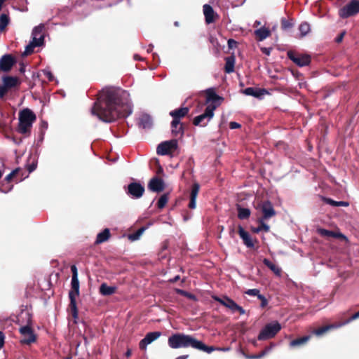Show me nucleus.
<instances>
[{
	"label": "nucleus",
	"mask_w": 359,
	"mask_h": 359,
	"mask_svg": "<svg viewBox=\"0 0 359 359\" xmlns=\"http://www.w3.org/2000/svg\"><path fill=\"white\" fill-rule=\"evenodd\" d=\"M263 263L269 267L276 275L280 276L281 274V269L272 263L268 259H264Z\"/></svg>",
	"instance_id": "obj_31"
},
{
	"label": "nucleus",
	"mask_w": 359,
	"mask_h": 359,
	"mask_svg": "<svg viewBox=\"0 0 359 359\" xmlns=\"http://www.w3.org/2000/svg\"><path fill=\"white\" fill-rule=\"evenodd\" d=\"M195 349H198L200 351H203L204 352H206L208 353H210L214 351H216L218 349L217 348H215L214 346H208L205 344H204L201 341L197 340L195 342L194 346Z\"/></svg>",
	"instance_id": "obj_28"
},
{
	"label": "nucleus",
	"mask_w": 359,
	"mask_h": 359,
	"mask_svg": "<svg viewBox=\"0 0 359 359\" xmlns=\"http://www.w3.org/2000/svg\"><path fill=\"white\" fill-rule=\"evenodd\" d=\"M189 109L188 107H181L170 112V115L173 119L180 121V118L184 117L189 112Z\"/></svg>",
	"instance_id": "obj_22"
},
{
	"label": "nucleus",
	"mask_w": 359,
	"mask_h": 359,
	"mask_svg": "<svg viewBox=\"0 0 359 359\" xmlns=\"http://www.w3.org/2000/svg\"><path fill=\"white\" fill-rule=\"evenodd\" d=\"M238 311L240 314L243 315L245 313V311L239 305L236 304L235 306L233 307V310L232 312Z\"/></svg>",
	"instance_id": "obj_48"
},
{
	"label": "nucleus",
	"mask_w": 359,
	"mask_h": 359,
	"mask_svg": "<svg viewBox=\"0 0 359 359\" xmlns=\"http://www.w3.org/2000/svg\"><path fill=\"white\" fill-rule=\"evenodd\" d=\"M172 133L177 135L182 133V126L180 124V121L173 119L171 122Z\"/></svg>",
	"instance_id": "obj_32"
},
{
	"label": "nucleus",
	"mask_w": 359,
	"mask_h": 359,
	"mask_svg": "<svg viewBox=\"0 0 359 359\" xmlns=\"http://www.w3.org/2000/svg\"><path fill=\"white\" fill-rule=\"evenodd\" d=\"M44 26L40 25L35 27L32 32V41L42 46L43 44L44 36L43 34Z\"/></svg>",
	"instance_id": "obj_16"
},
{
	"label": "nucleus",
	"mask_w": 359,
	"mask_h": 359,
	"mask_svg": "<svg viewBox=\"0 0 359 359\" xmlns=\"http://www.w3.org/2000/svg\"><path fill=\"white\" fill-rule=\"evenodd\" d=\"M243 93L246 95L253 96L255 97H259L266 93V90L264 89H257L249 87L244 89Z\"/></svg>",
	"instance_id": "obj_25"
},
{
	"label": "nucleus",
	"mask_w": 359,
	"mask_h": 359,
	"mask_svg": "<svg viewBox=\"0 0 359 359\" xmlns=\"http://www.w3.org/2000/svg\"><path fill=\"white\" fill-rule=\"evenodd\" d=\"M245 294L250 296H257L259 298V296L262 295L259 293V290L257 289H249L245 292Z\"/></svg>",
	"instance_id": "obj_44"
},
{
	"label": "nucleus",
	"mask_w": 359,
	"mask_h": 359,
	"mask_svg": "<svg viewBox=\"0 0 359 359\" xmlns=\"http://www.w3.org/2000/svg\"><path fill=\"white\" fill-rule=\"evenodd\" d=\"M236 41L233 39H229L228 41V46L230 48H233L236 46Z\"/></svg>",
	"instance_id": "obj_53"
},
{
	"label": "nucleus",
	"mask_w": 359,
	"mask_h": 359,
	"mask_svg": "<svg viewBox=\"0 0 359 359\" xmlns=\"http://www.w3.org/2000/svg\"><path fill=\"white\" fill-rule=\"evenodd\" d=\"M41 45L36 43L35 41H33L32 40L26 46L25 50L23 52V55H28L31 54L34 51V48L35 47H39Z\"/></svg>",
	"instance_id": "obj_38"
},
{
	"label": "nucleus",
	"mask_w": 359,
	"mask_h": 359,
	"mask_svg": "<svg viewBox=\"0 0 359 359\" xmlns=\"http://www.w3.org/2000/svg\"><path fill=\"white\" fill-rule=\"evenodd\" d=\"M144 192V188L140 183L132 182L128 184V194L133 198H140Z\"/></svg>",
	"instance_id": "obj_12"
},
{
	"label": "nucleus",
	"mask_w": 359,
	"mask_h": 359,
	"mask_svg": "<svg viewBox=\"0 0 359 359\" xmlns=\"http://www.w3.org/2000/svg\"><path fill=\"white\" fill-rule=\"evenodd\" d=\"M148 189L154 192H160L164 189V182L158 177H153L148 184Z\"/></svg>",
	"instance_id": "obj_15"
},
{
	"label": "nucleus",
	"mask_w": 359,
	"mask_h": 359,
	"mask_svg": "<svg viewBox=\"0 0 359 359\" xmlns=\"http://www.w3.org/2000/svg\"><path fill=\"white\" fill-rule=\"evenodd\" d=\"M43 74L49 81H53L54 79L53 75L52 74L51 72L48 69H43Z\"/></svg>",
	"instance_id": "obj_45"
},
{
	"label": "nucleus",
	"mask_w": 359,
	"mask_h": 359,
	"mask_svg": "<svg viewBox=\"0 0 359 359\" xmlns=\"http://www.w3.org/2000/svg\"><path fill=\"white\" fill-rule=\"evenodd\" d=\"M229 127L231 129H236V128H239L241 127V125L236 122H230L229 123Z\"/></svg>",
	"instance_id": "obj_51"
},
{
	"label": "nucleus",
	"mask_w": 359,
	"mask_h": 359,
	"mask_svg": "<svg viewBox=\"0 0 359 359\" xmlns=\"http://www.w3.org/2000/svg\"><path fill=\"white\" fill-rule=\"evenodd\" d=\"M238 217L241 219H245L250 217V210L248 208H238Z\"/></svg>",
	"instance_id": "obj_39"
},
{
	"label": "nucleus",
	"mask_w": 359,
	"mask_h": 359,
	"mask_svg": "<svg viewBox=\"0 0 359 359\" xmlns=\"http://www.w3.org/2000/svg\"><path fill=\"white\" fill-rule=\"evenodd\" d=\"M8 90V88L4 86V84L2 86H0V97H3L4 95L6 93Z\"/></svg>",
	"instance_id": "obj_50"
},
{
	"label": "nucleus",
	"mask_w": 359,
	"mask_h": 359,
	"mask_svg": "<svg viewBox=\"0 0 359 359\" xmlns=\"http://www.w3.org/2000/svg\"><path fill=\"white\" fill-rule=\"evenodd\" d=\"M344 36V32L341 33L337 39H336V41L337 42H340L342 41L343 39V37Z\"/></svg>",
	"instance_id": "obj_58"
},
{
	"label": "nucleus",
	"mask_w": 359,
	"mask_h": 359,
	"mask_svg": "<svg viewBox=\"0 0 359 359\" xmlns=\"http://www.w3.org/2000/svg\"><path fill=\"white\" fill-rule=\"evenodd\" d=\"M311 337L308 335L294 339L290 341V346L292 348L303 346L311 339Z\"/></svg>",
	"instance_id": "obj_27"
},
{
	"label": "nucleus",
	"mask_w": 359,
	"mask_h": 359,
	"mask_svg": "<svg viewBox=\"0 0 359 359\" xmlns=\"http://www.w3.org/2000/svg\"><path fill=\"white\" fill-rule=\"evenodd\" d=\"M144 231V228L139 229L136 232L134 233L130 234L128 236V239L131 241H137L140 236L142 235L143 232Z\"/></svg>",
	"instance_id": "obj_40"
},
{
	"label": "nucleus",
	"mask_w": 359,
	"mask_h": 359,
	"mask_svg": "<svg viewBox=\"0 0 359 359\" xmlns=\"http://www.w3.org/2000/svg\"><path fill=\"white\" fill-rule=\"evenodd\" d=\"M72 272V278L71 281L72 289L69 292V297L70 299V309L72 316L74 318H77L78 311L76 307V299L79 295V281L78 279L77 268L75 265L71 266Z\"/></svg>",
	"instance_id": "obj_3"
},
{
	"label": "nucleus",
	"mask_w": 359,
	"mask_h": 359,
	"mask_svg": "<svg viewBox=\"0 0 359 359\" xmlns=\"http://www.w3.org/2000/svg\"><path fill=\"white\" fill-rule=\"evenodd\" d=\"M116 290L114 286H109L106 283H102L100 287V292L104 296L114 294Z\"/></svg>",
	"instance_id": "obj_30"
},
{
	"label": "nucleus",
	"mask_w": 359,
	"mask_h": 359,
	"mask_svg": "<svg viewBox=\"0 0 359 359\" xmlns=\"http://www.w3.org/2000/svg\"><path fill=\"white\" fill-rule=\"evenodd\" d=\"M318 232L323 236L325 237H332V238H341L343 240H346V237L341 233L340 232H336L332 231H329L326 229H318Z\"/></svg>",
	"instance_id": "obj_21"
},
{
	"label": "nucleus",
	"mask_w": 359,
	"mask_h": 359,
	"mask_svg": "<svg viewBox=\"0 0 359 359\" xmlns=\"http://www.w3.org/2000/svg\"><path fill=\"white\" fill-rule=\"evenodd\" d=\"M217 351H228L230 348H217Z\"/></svg>",
	"instance_id": "obj_62"
},
{
	"label": "nucleus",
	"mask_w": 359,
	"mask_h": 359,
	"mask_svg": "<svg viewBox=\"0 0 359 359\" xmlns=\"http://www.w3.org/2000/svg\"><path fill=\"white\" fill-rule=\"evenodd\" d=\"M261 210L263 213V219H268L276 215L273 205L269 201L264 202L261 205Z\"/></svg>",
	"instance_id": "obj_14"
},
{
	"label": "nucleus",
	"mask_w": 359,
	"mask_h": 359,
	"mask_svg": "<svg viewBox=\"0 0 359 359\" xmlns=\"http://www.w3.org/2000/svg\"><path fill=\"white\" fill-rule=\"evenodd\" d=\"M281 329V325L278 322L267 324L260 332L258 339L266 340L273 338Z\"/></svg>",
	"instance_id": "obj_6"
},
{
	"label": "nucleus",
	"mask_w": 359,
	"mask_h": 359,
	"mask_svg": "<svg viewBox=\"0 0 359 359\" xmlns=\"http://www.w3.org/2000/svg\"><path fill=\"white\" fill-rule=\"evenodd\" d=\"M138 124L140 127H142V128H150L152 126V119L150 116L147 114H142L139 118Z\"/></svg>",
	"instance_id": "obj_24"
},
{
	"label": "nucleus",
	"mask_w": 359,
	"mask_h": 359,
	"mask_svg": "<svg viewBox=\"0 0 359 359\" xmlns=\"http://www.w3.org/2000/svg\"><path fill=\"white\" fill-rule=\"evenodd\" d=\"M161 335V333L160 332H152L147 333L146 336L140 341V348L142 350H146L147 346L156 340L158 337H160Z\"/></svg>",
	"instance_id": "obj_13"
},
{
	"label": "nucleus",
	"mask_w": 359,
	"mask_h": 359,
	"mask_svg": "<svg viewBox=\"0 0 359 359\" xmlns=\"http://www.w3.org/2000/svg\"><path fill=\"white\" fill-rule=\"evenodd\" d=\"M359 13V1L351 0L348 4L339 11V15L342 18H347Z\"/></svg>",
	"instance_id": "obj_7"
},
{
	"label": "nucleus",
	"mask_w": 359,
	"mask_h": 359,
	"mask_svg": "<svg viewBox=\"0 0 359 359\" xmlns=\"http://www.w3.org/2000/svg\"><path fill=\"white\" fill-rule=\"evenodd\" d=\"M250 359H257L260 358L261 357H259V355H253L248 357Z\"/></svg>",
	"instance_id": "obj_61"
},
{
	"label": "nucleus",
	"mask_w": 359,
	"mask_h": 359,
	"mask_svg": "<svg viewBox=\"0 0 359 359\" xmlns=\"http://www.w3.org/2000/svg\"><path fill=\"white\" fill-rule=\"evenodd\" d=\"M177 148V141L176 140H171L159 144L157 147L156 152L158 155L164 156L175 151Z\"/></svg>",
	"instance_id": "obj_8"
},
{
	"label": "nucleus",
	"mask_w": 359,
	"mask_h": 359,
	"mask_svg": "<svg viewBox=\"0 0 359 359\" xmlns=\"http://www.w3.org/2000/svg\"><path fill=\"white\" fill-rule=\"evenodd\" d=\"M16 173V170H13L12 171L11 173H9L6 177V181H10L13 177L15 175V174Z\"/></svg>",
	"instance_id": "obj_55"
},
{
	"label": "nucleus",
	"mask_w": 359,
	"mask_h": 359,
	"mask_svg": "<svg viewBox=\"0 0 359 359\" xmlns=\"http://www.w3.org/2000/svg\"><path fill=\"white\" fill-rule=\"evenodd\" d=\"M259 222V226H261L262 230H264L266 232L269 231V226L264 222L263 218L260 219Z\"/></svg>",
	"instance_id": "obj_49"
},
{
	"label": "nucleus",
	"mask_w": 359,
	"mask_h": 359,
	"mask_svg": "<svg viewBox=\"0 0 359 359\" xmlns=\"http://www.w3.org/2000/svg\"><path fill=\"white\" fill-rule=\"evenodd\" d=\"M200 189V186L198 184L195 183L194 184L191 191V197H190V202L189 204V207L191 209H194L196 205V198L198 194Z\"/></svg>",
	"instance_id": "obj_20"
},
{
	"label": "nucleus",
	"mask_w": 359,
	"mask_h": 359,
	"mask_svg": "<svg viewBox=\"0 0 359 359\" xmlns=\"http://www.w3.org/2000/svg\"><path fill=\"white\" fill-rule=\"evenodd\" d=\"M293 25H294V23L292 22V21L291 20H287L285 19L282 20L281 26L283 29L287 30V29L292 27Z\"/></svg>",
	"instance_id": "obj_43"
},
{
	"label": "nucleus",
	"mask_w": 359,
	"mask_h": 359,
	"mask_svg": "<svg viewBox=\"0 0 359 359\" xmlns=\"http://www.w3.org/2000/svg\"><path fill=\"white\" fill-rule=\"evenodd\" d=\"M20 332L22 335V339H20L22 344H30L36 341V336L29 325L21 327Z\"/></svg>",
	"instance_id": "obj_9"
},
{
	"label": "nucleus",
	"mask_w": 359,
	"mask_h": 359,
	"mask_svg": "<svg viewBox=\"0 0 359 359\" xmlns=\"http://www.w3.org/2000/svg\"><path fill=\"white\" fill-rule=\"evenodd\" d=\"M126 357H130L131 355V351L128 349L126 353Z\"/></svg>",
	"instance_id": "obj_63"
},
{
	"label": "nucleus",
	"mask_w": 359,
	"mask_h": 359,
	"mask_svg": "<svg viewBox=\"0 0 359 359\" xmlns=\"http://www.w3.org/2000/svg\"><path fill=\"white\" fill-rule=\"evenodd\" d=\"M359 318V311L358 312H356L355 313H354L350 318H348L347 320H346V322H344V323L341 324V325H346L347 323H351V321L357 319ZM341 326V325H340ZM339 327V326H334V325H327V326H325V327H323L321 328H319V329H316V336H320V335H322L323 334H324L325 332H326L327 330H329L331 328H334V327Z\"/></svg>",
	"instance_id": "obj_17"
},
{
	"label": "nucleus",
	"mask_w": 359,
	"mask_h": 359,
	"mask_svg": "<svg viewBox=\"0 0 359 359\" xmlns=\"http://www.w3.org/2000/svg\"><path fill=\"white\" fill-rule=\"evenodd\" d=\"M134 59L135 60H141V57L139 55H134Z\"/></svg>",
	"instance_id": "obj_64"
},
{
	"label": "nucleus",
	"mask_w": 359,
	"mask_h": 359,
	"mask_svg": "<svg viewBox=\"0 0 359 359\" xmlns=\"http://www.w3.org/2000/svg\"><path fill=\"white\" fill-rule=\"evenodd\" d=\"M255 34L257 36L258 41H262L270 36L271 32L268 28L262 27L256 29L255 31Z\"/></svg>",
	"instance_id": "obj_26"
},
{
	"label": "nucleus",
	"mask_w": 359,
	"mask_h": 359,
	"mask_svg": "<svg viewBox=\"0 0 359 359\" xmlns=\"http://www.w3.org/2000/svg\"><path fill=\"white\" fill-rule=\"evenodd\" d=\"M168 201V194H163L159 198V199L158 201V203H157L158 208L160 209L163 208L165 206Z\"/></svg>",
	"instance_id": "obj_41"
},
{
	"label": "nucleus",
	"mask_w": 359,
	"mask_h": 359,
	"mask_svg": "<svg viewBox=\"0 0 359 359\" xmlns=\"http://www.w3.org/2000/svg\"><path fill=\"white\" fill-rule=\"evenodd\" d=\"M235 60L233 57L226 58L225 71L226 73H231L234 71Z\"/></svg>",
	"instance_id": "obj_36"
},
{
	"label": "nucleus",
	"mask_w": 359,
	"mask_h": 359,
	"mask_svg": "<svg viewBox=\"0 0 359 359\" xmlns=\"http://www.w3.org/2000/svg\"><path fill=\"white\" fill-rule=\"evenodd\" d=\"M259 299L262 301L261 306L264 307L267 304L266 299L262 294L259 296Z\"/></svg>",
	"instance_id": "obj_52"
},
{
	"label": "nucleus",
	"mask_w": 359,
	"mask_h": 359,
	"mask_svg": "<svg viewBox=\"0 0 359 359\" xmlns=\"http://www.w3.org/2000/svg\"><path fill=\"white\" fill-rule=\"evenodd\" d=\"M229 0H210L211 4L221 8H227L229 6Z\"/></svg>",
	"instance_id": "obj_42"
},
{
	"label": "nucleus",
	"mask_w": 359,
	"mask_h": 359,
	"mask_svg": "<svg viewBox=\"0 0 359 359\" xmlns=\"http://www.w3.org/2000/svg\"><path fill=\"white\" fill-rule=\"evenodd\" d=\"M214 299L225 307L229 309L231 311L233 310V307L236 305V302L228 297H214Z\"/></svg>",
	"instance_id": "obj_23"
},
{
	"label": "nucleus",
	"mask_w": 359,
	"mask_h": 359,
	"mask_svg": "<svg viewBox=\"0 0 359 359\" xmlns=\"http://www.w3.org/2000/svg\"><path fill=\"white\" fill-rule=\"evenodd\" d=\"M320 198L325 203L330 204L333 206L347 207L349 205V203L346 201H335L331 198H325V197H323V196H320Z\"/></svg>",
	"instance_id": "obj_33"
},
{
	"label": "nucleus",
	"mask_w": 359,
	"mask_h": 359,
	"mask_svg": "<svg viewBox=\"0 0 359 359\" xmlns=\"http://www.w3.org/2000/svg\"><path fill=\"white\" fill-rule=\"evenodd\" d=\"M177 292L179 293V294H181L182 295H184V296H186V297H189V298H190L191 299H195V296L194 295H193L191 294H189V293H188V292H185L184 290L178 289V290H177Z\"/></svg>",
	"instance_id": "obj_46"
},
{
	"label": "nucleus",
	"mask_w": 359,
	"mask_h": 359,
	"mask_svg": "<svg viewBox=\"0 0 359 359\" xmlns=\"http://www.w3.org/2000/svg\"><path fill=\"white\" fill-rule=\"evenodd\" d=\"M262 52L266 55H269L271 53V48H262Z\"/></svg>",
	"instance_id": "obj_54"
},
{
	"label": "nucleus",
	"mask_w": 359,
	"mask_h": 359,
	"mask_svg": "<svg viewBox=\"0 0 359 359\" xmlns=\"http://www.w3.org/2000/svg\"><path fill=\"white\" fill-rule=\"evenodd\" d=\"M189 358L188 355H182L177 357L175 359H187Z\"/></svg>",
	"instance_id": "obj_59"
},
{
	"label": "nucleus",
	"mask_w": 359,
	"mask_h": 359,
	"mask_svg": "<svg viewBox=\"0 0 359 359\" xmlns=\"http://www.w3.org/2000/svg\"><path fill=\"white\" fill-rule=\"evenodd\" d=\"M196 341V339L191 335L177 333L169 337L168 344L171 348L174 349L188 347L194 348Z\"/></svg>",
	"instance_id": "obj_4"
},
{
	"label": "nucleus",
	"mask_w": 359,
	"mask_h": 359,
	"mask_svg": "<svg viewBox=\"0 0 359 359\" xmlns=\"http://www.w3.org/2000/svg\"><path fill=\"white\" fill-rule=\"evenodd\" d=\"M36 165L34 164H32L29 166L28 170L29 172H32V171H34L36 169Z\"/></svg>",
	"instance_id": "obj_57"
},
{
	"label": "nucleus",
	"mask_w": 359,
	"mask_h": 359,
	"mask_svg": "<svg viewBox=\"0 0 359 359\" xmlns=\"http://www.w3.org/2000/svg\"><path fill=\"white\" fill-rule=\"evenodd\" d=\"M288 57L299 67L307 65L310 62V57L306 55H297L293 52L287 53Z\"/></svg>",
	"instance_id": "obj_11"
},
{
	"label": "nucleus",
	"mask_w": 359,
	"mask_h": 359,
	"mask_svg": "<svg viewBox=\"0 0 359 359\" xmlns=\"http://www.w3.org/2000/svg\"><path fill=\"white\" fill-rule=\"evenodd\" d=\"M10 22L9 16L6 13H2L0 15V31L2 32L5 29L6 26Z\"/></svg>",
	"instance_id": "obj_37"
},
{
	"label": "nucleus",
	"mask_w": 359,
	"mask_h": 359,
	"mask_svg": "<svg viewBox=\"0 0 359 359\" xmlns=\"http://www.w3.org/2000/svg\"><path fill=\"white\" fill-rule=\"evenodd\" d=\"M4 342V335L3 332H0V349L3 346Z\"/></svg>",
	"instance_id": "obj_56"
},
{
	"label": "nucleus",
	"mask_w": 359,
	"mask_h": 359,
	"mask_svg": "<svg viewBox=\"0 0 359 359\" xmlns=\"http://www.w3.org/2000/svg\"><path fill=\"white\" fill-rule=\"evenodd\" d=\"M4 85L6 86L8 88L14 87L18 83V79L15 77L13 76H5L3 79Z\"/></svg>",
	"instance_id": "obj_35"
},
{
	"label": "nucleus",
	"mask_w": 359,
	"mask_h": 359,
	"mask_svg": "<svg viewBox=\"0 0 359 359\" xmlns=\"http://www.w3.org/2000/svg\"><path fill=\"white\" fill-rule=\"evenodd\" d=\"M206 100L205 104L207 107L203 114L196 116L193 120V123L195 126L204 127L210 122L214 116L215 110L220 105V100L222 98L218 96L212 89H208L206 90Z\"/></svg>",
	"instance_id": "obj_2"
},
{
	"label": "nucleus",
	"mask_w": 359,
	"mask_h": 359,
	"mask_svg": "<svg viewBox=\"0 0 359 359\" xmlns=\"http://www.w3.org/2000/svg\"><path fill=\"white\" fill-rule=\"evenodd\" d=\"M203 10L207 24L212 23L215 21V18H218L217 14L215 13L212 7L209 4H205Z\"/></svg>",
	"instance_id": "obj_18"
},
{
	"label": "nucleus",
	"mask_w": 359,
	"mask_h": 359,
	"mask_svg": "<svg viewBox=\"0 0 359 359\" xmlns=\"http://www.w3.org/2000/svg\"><path fill=\"white\" fill-rule=\"evenodd\" d=\"M110 237V231L109 229H104L102 231L100 232L97 235V238L95 240V244H100L107 241Z\"/></svg>",
	"instance_id": "obj_29"
},
{
	"label": "nucleus",
	"mask_w": 359,
	"mask_h": 359,
	"mask_svg": "<svg viewBox=\"0 0 359 359\" xmlns=\"http://www.w3.org/2000/svg\"><path fill=\"white\" fill-rule=\"evenodd\" d=\"M180 279V276H176L174 278L171 279L170 281L172 283H175Z\"/></svg>",
	"instance_id": "obj_60"
},
{
	"label": "nucleus",
	"mask_w": 359,
	"mask_h": 359,
	"mask_svg": "<svg viewBox=\"0 0 359 359\" xmlns=\"http://www.w3.org/2000/svg\"><path fill=\"white\" fill-rule=\"evenodd\" d=\"M35 120L36 116L32 110L25 109L21 111L19 114V132L22 134L27 133L29 131Z\"/></svg>",
	"instance_id": "obj_5"
},
{
	"label": "nucleus",
	"mask_w": 359,
	"mask_h": 359,
	"mask_svg": "<svg viewBox=\"0 0 359 359\" xmlns=\"http://www.w3.org/2000/svg\"><path fill=\"white\" fill-rule=\"evenodd\" d=\"M274 346L273 344H271L269 347L266 348L262 352L259 354V357H263L271 351L272 348Z\"/></svg>",
	"instance_id": "obj_47"
},
{
	"label": "nucleus",
	"mask_w": 359,
	"mask_h": 359,
	"mask_svg": "<svg viewBox=\"0 0 359 359\" xmlns=\"http://www.w3.org/2000/svg\"><path fill=\"white\" fill-rule=\"evenodd\" d=\"M132 111L128 93L112 88L102 89L91 109L93 116L107 123L118 117H127Z\"/></svg>",
	"instance_id": "obj_1"
},
{
	"label": "nucleus",
	"mask_w": 359,
	"mask_h": 359,
	"mask_svg": "<svg viewBox=\"0 0 359 359\" xmlns=\"http://www.w3.org/2000/svg\"><path fill=\"white\" fill-rule=\"evenodd\" d=\"M15 58L9 54H6L0 58V72H9L15 64Z\"/></svg>",
	"instance_id": "obj_10"
},
{
	"label": "nucleus",
	"mask_w": 359,
	"mask_h": 359,
	"mask_svg": "<svg viewBox=\"0 0 359 359\" xmlns=\"http://www.w3.org/2000/svg\"><path fill=\"white\" fill-rule=\"evenodd\" d=\"M238 233L240 235V237L243 241L244 244L248 248H253L254 247V243L252 240V238L248 232L245 231L243 227L239 226L238 228Z\"/></svg>",
	"instance_id": "obj_19"
},
{
	"label": "nucleus",
	"mask_w": 359,
	"mask_h": 359,
	"mask_svg": "<svg viewBox=\"0 0 359 359\" xmlns=\"http://www.w3.org/2000/svg\"><path fill=\"white\" fill-rule=\"evenodd\" d=\"M311 31V26L307 22H304L299 25V38H302L305 36L309 32Z\"/></svg>",
	"instance_id": "obj_34"
}]
</instances>
